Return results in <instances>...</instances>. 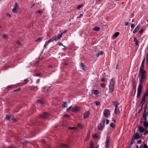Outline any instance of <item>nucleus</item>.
Masks as SVG:
<instances>
[{"label":"nucleus","instance_id":"nucleus-1","mask_svg":"<svg viewBox=\"0 0 148 148\" xmlns=\"http://www.w3.org/2000/svg\"><path fill=\"white\" fill-rule=\"evenodd\" d=\"M145 71L139 72V74L140 75V80L139 84L138 85V89L137 97L138 98L140 95V94L142 89V84L144 82L143 79L145 77Z\"/></svg>","mask_w":148,"mask_h":148},{"label":"nucleus","instance_id":"nucleus-2","mask_svg":"<svg viewBox=\"0 0 148 148\" xmlns=\"http://www.w3.org/2000/svg\"><path fill=\"white\" fill-rule=\"evenodd\" d=\"M114 82L115 79L114 78H112L111 80L109 85L110 92H112L114 90Z\"/></svg>","mask_w":148,"mask_h":148},{"label":"nucleus","instance_id":"nucleus-3","mask_svg":"<svg viewBox=\"0 0 148 148\" xmlns=\"http://www.w3.org/2000/svg\"><path fill=\"white\" fill-rule=\"evenodd\" d=\"M106 120H103L101 124L99 123L98 126V128L100 130H102L105 127V123Z\"/></svg>","mask_w":148,"mask_h":148},{"label":"nucleus","instance_id":"nucleus-4","mask_svg":"<svg viewBox=\"0 0 148 148\" xmlns=\"http://www.w3.org/2000/svg\"><path fill=\"white\" fill-rule=\"evenodd\" d=\"M103 115L106 117H108L110 115V112L109 110L107 109H105L103 111Z\"/></svg>","mask_w":148,"mask_h":148},{"label":"nucleus","instance_id":"nucleus-5","mask_svg":"<svg viewBox=\"0 0 148 148\" xmlns=\"http://www.w3.org/2000/svg\"><path fill=\"white\" fill-rule=\"evenodd\" d=\"M18 6L17 3H15V5L14 8L12 10V12L15 13H16L17 12L18 10Z\"/></svg>","mask_w":148,"mask_h":148},{"label":"nucleus","instance_id":"nucleus-6","mask_svg":"<svg viewBox=\"0 0 148 148\" xmlns=\"http://www.w3.org/2000/svg\"><path fill=\"white\" fill-rule=\"evenodd\" d=\"M146 108H145V109L144 110V112H143V119L144 120H147V118L146 117V116H148V114L147 112V113L146 112Z\"/></svg>","mask_w":148,"mask_h":148},{"label":"nucleus","instance_id":"nucleus-7","mask_svg":"<svg viewBox=\"0 0 148 148\" xmlns=\"http://www.w3.org/2000/svg\"><path fill=\"white\" fill-rule=\"evenodd\" d=\"M48 115V114L46 112H44L42 114L40 115V117L42 118H46Z\"/></svg>","mask_w":148,"mask_h":148},{"label":"nucleus","instance_id":"nucleus-8","mask_svg":"<svg viewBox=\"0 0 148 148\" xmlns=\"http://www.w3.org/2000/svg\"><path fill=\"white\" fill-rule=\"evenodd\" d=\"M110 142V140L108 136L107 137L106 139V144L105 145V146L106 147V148H108L109 143Z\"/></svg>","mask_w":148,"mask_h":148},{"label":"nucleus","instance_id":"nucleus-9","mask_svg":"<svg viewBox=\"0 0 148 148\" xmlns=\"http://www.w3.org/2000/svg\"><path fill=\"white\" fill-rule=\"evenodd\" d=\"M59 146L62 148H69V146L68 145L63 143H60Z\"/></svg>","mask_w":148,"mask_h":148},{"label":"nucleus","instance_id":"nucleus-10","mask_svg":"<svg viewBox=\"0 0 148 148\" xmlns=\"http://www.w3.org/2000/svg\"><path fill=\"white\" fill-rule=\"evenodd\" d=\"M54 41H57V39H56V36H53L52 38L49 40L48 42L49 43V42H53Z\"/></svg>","mask_w":148,"mask_h":148},{"label":"nucleus","instance_id":"nucleus-11","mask_svg":"<svg viewBox=\"0 0 148 148\" xmlns=\"http://www.w3.org/2000/svg\"><path fill=\"white\" fill-rule=\"evenodd\" d=\"M113 103L114 106L115 107V109L118 108V106L119 105V103L117 101H113Z\"/></svg>","mask_w":148,"mask_h":148},{"label":"nucleus","instance_id":"nucleus-12","mask_svg":"<svg viewBox=\"0 0 148 148\" xmlns=\"http://www.w3.org/2000/svg\"><path fill=\"white\" fill-rule=\"evenodd\" d=\"M79 107L77 106H75L74 108L71 109V110L74 112H76L79 111Z\"/></svg>","mask_w":148,"mask_h":148},{"label":"nucleus","instance_id":"nucleus-13","mask_svg":"<svg viewBox=\"0 0 148 148\" xmlns=\"http://www.w3.org/2000/svg\"><path fill=\"white\" fill-rule=\"evenodd\" d=\"M89 113L90 112L89 111H88L85 112L84 114V119H86L88 117Z\"/></svg>","mask_w":148,"mask_h":148},{"label":"nucleus","instance_id":"nucleus-14","mask_svg":"<svg viewBox=\"0 0 148 148\" xmlns=\"http://www.w3.org/2000/svg\"><path fill=\"white\" fill-rule=\"evenodd\" d=\"M140 27V24H138V25L137 26V27L135 28V29L133 30V33H136L138 30V29H139V28Z\"/></svg>","mask_w":148,"mask_h":148},{"label":"nucleus","instance_id":"nucleus-15","mask_svg":"<svg viewBox=\"0 0 148 148\" xmlns=\"http://www.w3.org/2000/svg\"><path fill=\"white\" fill-rule=\"evenodd\" d=\"M80 66L81 67V68L84 70H86V67L82 63H81L79 64Z\"/></svg>","mask_w":148,"mask_h":148},{"label":"nucleus","instance_id":"nucleus-16","mask_svg":"<svg viewBox=\"0 0 148 148\" xmlns=\"http://www.w3.org/2000/svg\"><path fill=\"white\" fill-rule=\"evenodd\" d=\"M120 113V111H119L118 108L115 109L114 113L116 114V115L119 114Z\"/></svg>","mask_w":148,"mask_h":148},{"label":"nucleus","instance_id":"nucleus-17","mask_svg":"<svg viewBox=\"0 0 148 148\" xmlns=\"http://www.w3.org/2000/svg\"><path fill=\"white\" fill-rule=\"evenodd\" d=\"M67 105V102L63 101L62 103V108H64L66 107Z\"/></svg>","mask_w":148,"mask_h":148},{"label":"nucleus","instance_id":"nucleus-18","mask_svg":"<svg viewBox=\"0 0 148 148\" xmlns=\"http://www.w3.org/2000/svg\"><path fill=\"white\" fill-rule=\"evenodd\" d=\"M144 130V128L140 126L138 128V131L141 133L143 132Z\"/></svg>","mask_w":148,"mask_h":148},{"label":"nucleus","instance_id":"nucleus-19","mask_svg":"<svg viewBox=\"0 0 148 148\" xmlns=\"http://www.w3.org/2000/svg\"><path fill=\"white\" fill-rule=\"evenodd\" d=\"M98 146L97 147V148H98ZM90 148H96V147H94V145L93 142L91 141L90 143Z\"/></svg>","mask_w":148,"mask_h":148},{"label":"nucleus","instance_id":"nucleus-20","mask_svg":"<svg viewBox=\"0 0 148 148\" xmlns=\"http://www.w3.org/2000/svg\"><path fill=\"white\" fill-rule=\"evenodd\" d=\"M100 28V27L96 26L94 27L93 30L95 31H99Z\"/></svg>","mask_w":148,"mask_h":148},{"label":"nucleus","instance_id":"nucleus-21","mask_svg":"<svg viewBox=\"0 0 148 148\" xmlns=\"http://www.w3.org/2000/svg\"><path fill=\"white\" fill-rule=\"evenodd\" d=\"M143 125L147 127H148V122H147V120H145V121L143 123Z\"/></svg>","mask_w":148,"mask_h":148},{"label":"nucleus","instance_id":"nucleus-22","mask_svg":"<svg viewBox=\"0 0 148 148\" xmlns=\"http://www.w3.org/2000/svg\"><path fill=\"white\" fill-rule=\"evenodd\" d=\"M144 68V65L141 64L140 67V69L139 72L145 71V70H143Z\"/></svg>","mask_w":148,"mask_h":148},{"label":"nucleus","instance_id":"nucleus-23","mask_svg":"<svg viewBox=\"0 0 148 148\" xmlns=\"http://www.w3.org/2000/svg\"><path fill=\"white\" fill-rule=\"evenodd\" d=\"M133 138L136 139H138L139 138V135L137 134H136L133 136Z\"/></svg>","mask_w":148,"mask_h":148},{"label":"nucleus","instance_id":"nucleus-24","mask_svg":"<svg viewBox=\"0 0 148 148\" xmlns=\"http://www.w3.org/2000/svg\"><path fill=\"white\" fill-rule=\"evenodd\" d=\"M36 102L37 103H39L40 104H43L44 103L40 99H38L36 100Z\"/></svg>","mask_w":148,"mask_h":148},{"label":"nucleus","instance_id":"nucleus-25","mask_svg":"<svg viewBox=\"0 0 148 148\" xmlns=\"http://www.w3.org/2000/svg\"><path fill=\"white\" fill-rule=\"evenodd\" d=\"M134 42H135V45H138V40H137L136 38H134Z\"/></svg>","mask_w":148,"mask_h":148},{"label":"nucleus","instance_id":"nucleus-26","mask_svg":"<svg viewBox=\"0 0 148 148\" xmlns=\"http://www.w3.org/2000/svg\"><path fill=\"white\" fill-rule=\"evenodd\" d=\"M103 53V52L102 51H100L98 52L97 53V57H98L99 55H102Z\"/></svg>","mask_w":148,"mask_h":148},{"label":"nucleus","instance_id":"nucleus-27","mask_svg":"<svg viewBox=\"0 0 148 148\" xmlns=\"http://www.w3.org/2000/svg\"><path fill=\"white\" fill-rule=\"evenodd\" d=\"M63 34V33H61L59 34L57 37H56V39H57V40H58L61 37Z\"/></svg>","mask_w":148,"mask_h":148},{"label":"nucleus","instance_id":"nucleus-28","mask_svg":"<svg viewBox=\"0 0 148 148\" xmlns=\"http://www.w3.org/2000/svg\"><path fill=\"white\" fill-rule=\"evenodd\" d=\"M92 137L94 138H98V134L97 133H95L92 135Z\"/></svg>","mask_w":148,"mask_h":148},{"label":"nucleus","instance_id":"nucleus-29","mask_svg":"<svg viewBox=\"0 0 148 148\" xmlns=\"http://www.w3.org/2000/svg\"><path fill=\"white\" fill-rule=\"evenodd\" d=\"M119 34V32H116L114 34L113 36L114 37H116L118 36Z\"/></svg>","mask_w":148,"mask_h":148},{"label":"nucleus","instance_id":"nucleus-30","mask_svg":"<svg viewBox=\"0 0 148 148\" xmlns=\"http://www.w3.org/2000/svg\"><path fill=\"white\" fill-rule=\"evenodd\" d=\"M99 91L97 90H93V93L95 95H97L99 94Z\"/></svg>","mask_w":148,"mask_h":148},{"label":"nucleus","instance_id":"nucleus-31","mask_svg":"<svg viewBox=\"0 0 148 148\" xmlns=\"http://www.w3.org/2000/svg\"><path fill=\"white\" fill-rule=\"evenodd\" d=\"M110 125L112 128L115 127V125L113 123H111L110 124Z\"/></svg>","mask_w":148,"mask_h":148},{"label":"nucleus","instance_id":"nucleus-32","mask_svg":"<svg viewBox=\"0 0 148 148\" xmlns=\"http://www.w3.org/2000/svg\"><path fill=\"white\" fill-rule=\"evenodd\" d=\"M145 99H143H143H142L140 103L141 104H142V106H143L144 104V103L145 102Z\"/></svg>","mask_w":148,"mask_h":148},{"label":"nucleus","instance_id":"nucleus-33","mask_svg":"<svg viewBox=\"0 0 148 148\" xmlns=\"http://www.w3.org/2000/svg\"><path fill=\"white\" fill-rule=\"evenodd\" d=\"M11 116H9L8 115H6L5 119L7 120H9L10 118H11Z\"/></svg>","mask_w":148,"mask_h":148},{"label":"nucleus","instance_id":"nucleus-34","mask_svg":"<svg viewBox=\"0 0 148 148\" xmlns=\"http://www.w3.org/2000/svg\"><path fill=\"white\" fill-rule=\"evenodd\" d=\"M77 126L78 127H79L81 128H83V126L82 124L80 123L78 124Z\"/></svg>","mask_w":148,"mask_h":148},{"label":"nucleus","instance_id":"nucleus-35","mask_svg":"<svg viewBox=\"0 0 148 148\" xmlns=\"http://www.w3.org/2000/svg\"><path fill=\"white\" fill-rule=\"evenodd\" d=\"M44 146L45 147L47 148H51V147L50 145H48L47 144L45 145Z\"/></svg>","mask_w":148,"mask_h":148},{"label":"nucleus","instance_id":"nucleus-36","mask_svg":"<svg viewBox=\"0 0 148 148\" xmlns=\"http://www.w3.org/2000/svg\"><path fill=\"white\" fill-rule=\"evenodd\" d=\"M68 128L69 129L73 130H76V128L74 127H69Z\"/></svg>","mask_w":148,"mask_h":148},{"label":"nucleus","instance_id":"nucleus-37","mask_svg":"<svg viewBox=\"0 0 148 148\" xmlns=\"http://www.w3.org/2000/svg\"><path fill=\"white\" fill-rule=\"evenodd\" d=\"M83 6V5L81 4L79 5L77 7V9H79L81 7H82Z\"/></svg>","mask_w":148,"mask_h":148},{"label":"nucleus","instance_id":"nucleus-38","mask_svg":"<svg viewBox=\"0 0 148 148\" xmlns=\"http://www.w3.org/2000/svg\"><path fill=\"white\" fill-rule=\"evenodd\" d=\"M42 38H38L37 40H36V41H40L42 40Z\"/></svg>","mask_w":148,"mask_h":148},{"label":"nucleus","instance_id":"nucleus-39","mask_svg":"<svg viewBox=\"0 0 148 148\" xmlns=\"http://www.w3.org/2000/svg\"><path fill=\"white\" fill-rule=\"evenodd\" d=\"M145 58H143V60L142 62L141 63V64L144 65V64H145Z\"/></svg>","mask_w":148,"mask_h":148},{"label":"nucleus","instance_id":"nucleus-40","mask_svg":"<svg viewBox=\"0 0 148 148\" xmlns=\"http://www.w3.org/2000/svg\"><path fill=\"white\" fill-rule=\"evenodd\" d=\"M49 43L47 41V43H46L45 44V45H44V47L45 48H47V46Z\"/></svg>","mask_w":148,"mask_h":148},{"label":"nucleus","instance_id":"nucleus-41","mask_svg":"<svg viewBox=\"0 0 148 148\" xmlns=\"http://www.w3.org/2000/svg\"><path fill=\"white\" fill-rule=\"evenodd\" d=\"M134 142V139L133 138L132 140V141L130 143V145H132V144H133Z\"/></svg>","mask_w":148,"mask_h":148},{"label":"nucleus","instance_id":"nucleus-42","mask_svg":"<svg viewBox=\"0 0 148 148\" xmlns=\"http://www.w3.org/2000/svg\"><path fill=\"white\" fill-rule=\"evenodd\" d=\"M100 104V103L99 102L96 101L95 102V104L97 106H99Z\"/></svg>","mask_w":148,"mask_h":148},{"label":"nucleus","instance_id":"nucleus-43","mask_svg":"<svg viewBox=\"0 0 148 148\" xmlns=\"http://www.w3.org/2000/svg\"><path fill=\"white\" fill-rule=\"evenodd\" d=\"M8 36L6 34L3 35L2 36V37L4 38H7Z\"/></svg>","mask_w":148,"mask_h":148},{"label":"nucleus","instance_id":"nucleus-44","mask_svg":"<svg viewBox=\"0 0 148 148\" xmlns=\"http://www.w3.org/2000/svg\"><path fill=\"white\" fill-rule=\"evenodd\" d=\"M101 87H104L105 86V84L104 83H101Z\"/></svg>","mask_w":148,"mask_h":148},{"label":"nucleus","instance_id":"nucleus-45","mask_svg":"<svg viewBox=\"0 0 148 148\" xmlns=\"http://www.w3.org/2000/svg\"><path fill=\"white\" fill-rule=\"evenodd\" d=\"M106 80V79L105 78H103L101 79V80L102 82H104Z\"/></svg>","mask_w":148,"mask_h":148},{"label":"nucleus","instance_id":"nucleus-46","mask_svg":"<svg viewBox=\"0 0 148 148\" xmlns=\"http://www.w3.org/2000/svg\"><path fill=\"white\" fill-rule=\"evenodd\" d=\"M148 133V130H146L145 131V132L144 133V135L145 136Z\"/></svg>","mask_w":148,"mask_h":148},{"label":"nucleus","instance_id":"nucleus-47","mask_svg":"<svg viewBox=\"0 0 148 148\" xmlns=\"http://www.w3.org/2000/svg\"><path fill=\"white\" fill-rule=\"evenodd\" d=\"M37 12L39 14H41L42 13V12L40 10H38Z\"/></svg>","mask_w":148,"mask_h":148},{"label":"nucleus","instance_id":"nucleus-48","mask_svg":"<svg viewBox=\"0 0 148 148\" xmlns=\"http://www.w3.org/2000/svg\"><path fill=\"white\" fill-rule=\"evenodd\" d=\"M64 117H70V116L68 114H65L64 115Z\"/></svg>","mask_w":148,"mask_h":148},{"label":"nucleus","instance_id":"nucleus-49","mask_svg":"<svg viewBox=\"0 0 148 148\" xmlns=\"http://www.w3.org/2000/svg\"><path fill=\"white\" fill-rule=\"evenodd\" d=\"M16 43L17 44H18L19 45H21V42L19 40L17 41Z\"/></svg>","mask_w":148,"mask_h":148},{"label":"nucleus","instance_id":"nucleus-50","mask_svg":"<svg viewBox=\"0 0 148 148\" xmlns=\"http://www.w3.org/2000/svg\"><path fill=\"white\" fill-rule=\"evenodd\" d=\"M143 148H148V147L146 144H144L143 145Z\"/></svg>","mask_w":148,"mask_h":148},{"label":"nucleus","instance_id":"nucleus-51","mask_svg":"<svg viewBox=\"0 0 148 148\" xmlns=\"http://www.w3.org/2000/svg\"><path fill=\"white\" fill-rule=\"evenodd\" d=\"M105 120H106L105 121H106V124H108L109 123V120L108 119H105Z\"/></svg>","mask_w":148,"mask_h":148},{"label":"nucleus","instance_id":"nucleus-52","mask_svg":"<svg viewBox=\"0 0 148 148\" xmlns=\"http://www.w3.org/2000/svg\"><path fill=\"white\" fill-rule=\"evenodd\" d=\"M129 24V22H125L124 25L125 26H127Z\"/></svg>","mask_w":148,"mask_h":148},{"label":"nucleus","instance_id":"nucleus-53","mask_svg":"<svg viewBox=\"0 0 148 148\" xmlns=\"http://www.w3.org/2000/svg\"><path fill=\"white\" fill-rule=\"evenodd\" d=\"M35 75L36 76H39L40 75V74L39 73H36L35 74Z\"/></svg>","mask_w":148,"mask_h":148},{"label":"nucleus","instance_id":"nucleus-54","mask_svg":"<svg viewBox=\"0 0 148 148\" xmlns=\"http://www.w3.org/2000/svg\"><path fill=\"white\" fill-rule=\"evenodd\" d=\"M141 140L140 139V140H138L137 141V144H139V143H141Z\"/></svg>","mask_w":148,"mask_h":148},{"label":"nucleus","instance_id":"nucleus-55","mask_svg":"<svg viewBox=\"0 0 148 148\" xmlns=\"http://www.w3.org/2000/svg\"><path fill=\"white\" fill-rule=\"evenodd\" d=\"M59 45L60 46H63V47H66L65 46H64V45H62V44L61 43L59 42Z\"/></svg>","mask_w":148,"mask_h":148},{"label":"nucleus","instance_id":"nucleus-56","mask_svg":"<svg viewBox=\"0 0 148 148\" xmlns=\"http://www.w3.org/2000/svg\"><path fill=\"white\" fill-rule=\"evenodd\" d=\"M145 97H146V96L143 94V97H142V99H143H143H145Z\"/></svg>","mask_w":148,"mask_h":148},{"label":"nucleus","instance_id":"nucleus-57","mask_svg":"<svg viewBox=\"0 0 148 148\" xmlns=\"http://www.w3.org/2000/svg\"><path fill=\"white\" fill-rule=\"evenodd\" d=\"M144 94L146 97L147 96H148V92H145Z\"/></svg>","mask_w":148,"mask_h":148},{"label":"nucleus","instance_id":"nucleus-58","mask_svg":"<svg viewBox=\"0 0 148 148\" xmlns=\"http://www.w3.org/2000/svg\"><path fill=\"white\" fill-rule=\"evenodd\" d=\"M83 14H80L79 16H78L77 17V18H80L82 16H83Z\"/></svg>","mask_w":148,"mask_h":148},{"label":"nucleus","instance_id":"nucleus-59","mask_svg":"<svg viewBox=\"0 0 148 148\" xmlns=\"http://www.w3.org/2000/svg\"><path fill=\"white\" fill-rule=\"evenodd\" d=\"M20 88H18V89H17L16 90H14V91L15 92H18V91H19L20 90Z\"/></svg>","mask_w":148,"mask_h":148},{"label":"nucleus","instance_id":"nucleus-60","mask_svg":"<svg viewBox=\"0 0 148 148\" xmlns=\"http://www.w3.org/2000/svg\"><path fill=\"white\" fill-rule=\"evenodd\" d=\"M72 106H70L69 108L67 109L66 111H68L71 108H72Z\"/></svg>","mask_w":148,"mask_h":148},{"label":"nucleus","instance_id":"nucleus-61","mask_svg":"<svg viewBox=\"0 0 148 148\" xmlns=\"http://www.w3.org/2000/svg\"><path fill=\"white\" fill-rule=\"evenodd\" d=\"M143 29H141L140 31V33L141 34L143 32Z\"/></svg>","mask_w":148,"mask_h":148},{"label":"nucleus","instance_id":"nucleus-62","mask_svg":"<svg viewBox=\"0 0 148 148\" xmlns=\"http://www.w3.org/2000/svg\"><path fill=\"white\" fill-rule=\"evenodd\" d=\"M68 64V63L66 62H65L64 63V64L65 65H67Z\"/></svg>","mask_w":148,"mask_h":148},{"label":"nucleus","instance_id":"nucleus-63","mask_svg":"<svg viewBox=\"0 0 148 148\" xmlns=\"http://www.w3.org/2000/svg\"><path fill=\"white\" fill-rule=\"evenodd\" d=\"M134 24L133 23L131 25V27L133 28L134 27Z\"/></svg>","mask_w":148,"mask_h":148},{"label":"nucleus","instance_id":"nucleus-64","mask_svg":"<svg viewBox=\"0 0 148 148\" xmlns=\"http://www.w3.org/2000/svg\"><path fill=\"white\" fill-rule=\"evenodd\" d=\"M41 142L43 143H45V140L43 139L41 140Z\"/></svg>","mask_w":148,"mask_h":148}]
</instances>
